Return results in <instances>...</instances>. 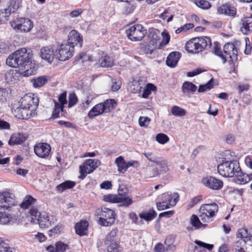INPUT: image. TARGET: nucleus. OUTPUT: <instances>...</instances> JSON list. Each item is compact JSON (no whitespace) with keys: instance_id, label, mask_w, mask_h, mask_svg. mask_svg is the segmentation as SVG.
<instances>
[{"instance_id":"58","label":"nucleus","mask_w":252,"mask_h":252,"mask_svg":"<svg viewBox=\"0 0 252 252\" xmlns=\"http://www.w3.org/2000/svg\"><path fill=\"white\" fill-rule=\"evenodd\" d=\"M68 107L70 108L75 105L77 101L78 98L77 96L74 93L70 94L68 96Z\"/></svg>"},{"instance_id":"52","label":"nucleus","mask_w":252,"mask_h":252,"mask_svg":"<svg viewBox=\"0 0 252 252\" xmlns=\"http://www.w3.org/2000/svg\"><path fill=\"white\" fill-rule=\"evenodd\" d=\"M119 196L114 194H109L103 197L104 201L111 203H118Z\"/></svg>"},{"instance_id":"53","label":"nucleus","mask_w":252,"mask_h":252,"mask_svg":"<svg viewBox=\"0 0 252 252\" xmlns=\"http://www.w3.org/2000/svg\"><path fill=\"white\" fill-rule=\"evenodd\" d=\"M143 154L148 160L155 163L159 158V157H158L155 153L152 152H145Z\"/></svg>"},{"instance_id":"15","label":"nucleus","mask_w":252,"mask_h":252,"mask_svg":"<svg viewBox=\"0 0 252 252\" xmlns=\"http://www.w3.org/2000/svg\"><path fill=\"white\" fill-rule=\"evenodd\" d=\"M233 252H252V239L237 241L234 246Z\"/></svg>"},{"instance_id":"25","label":"nucleus","mask_w":252,"mask_h":252,"mask_svg":"<svg viewBox=\"0 0 252 252\" xmlns=\"http://www.w3.org/2000/svg\"><path fill=\"white\" fill-rule=\"evenodd\" d=\"M88 222L85 220H81L75 225V232L77 234L82 236L86 235L88 232Z\"/></svg>"},{"instance_id":"39","label":"nucleus","mask_w":252,"mask_h":252,"mask_svg":"<svg viewBox=\"0 0 252 252\" xmlns=\"http://www.w3.org/2000/svg\"><path fill=\"white\" fill-rule=\"evenodd\" d=\"M190 221L191 225L196 229H199L201 227H205L206 226V224L201 222L198 217L195 215L191 216Z\"/></svg>"},{"instance_id":"47","label":"nucleus","mask_w":252,"mask_h":252,"mask_svg":"<svg viewBox=\"0 0 252 252\" xmlns=\"http://www.w3.org/2000/svg\"><path fill=\"white\" fill-rule=\"evenodd\" d=\"M0 252H12V248L0 237Z\"/></svg>"},{"instance_id":"43","label":"nucleus","mask_w":252,"mask_h":252,"mask_svg":"<svg viewBox=\"0 0 252 252\" xmlns=\"http://www.w3.org/2000/svg\"><path fill=\"white\" fill-rule=\"evenodd\" d=\"M12 13L13 12L8 8V7L7 8L1 10L0 12V24H2L5 21H7L8 18Z\"/></svg>"},{"instance_id":"22","label":"nucleus","mask_w":252,"mask_h":252,"mask_svg":"<svg viewBox=\"0 0 252 252\" xmlns=\"http://www.w3.org/2000/svg\"><path fill=\"white\" fill-rule=\"evenodd\" d=\"M218 11L220 14L232 17H234L236 13L235 8L228 3H226L219 6L218 8Z\"/></svg>"},{"instance_id":"35","label":"nucleus","mask_w":252,"mask_h":252,"mask_svg":"<svg viewBox=\"0 0 252 252\" xmlns=\"http://www.w3.org/2000/svg\"><path fill=\"white\" fill-rule=\"evenodd\" d=\"M75 185V182L71 181H66L57 186L56 189L57 191L63 192L67 189L72 188Z\"/></svg>"},{"instance_id":"54","label":"nucleus","mask_w":252,"mask_h":252,"mask_svg":"<svg viewBox=\"0 0 252 252\" xmlns=\"http://www.w3.org/2000/svg\"><path fill=\"white\" fill-rule=\"evenodd\" d=\"M150 38L153 41H156L159 43L160 40V34L158 30H155L150 33Z\"/></svg>"},{"instance_id":"36","label":"nucleus","mask_w":252,"mask_h":252,"mask_svg":"<svg viewBox=\"0 0 252 252\" xmlns=\"http://www.w3.org/2000/svg\"><path fill=\"white\" fill-rule=\"evenodd\" d=\"M159 167V172L165 173L169 170L167 161L162 158H159L156 163Z\"/></svg>"},{"instance_id":"19","label":"nucleus","mask_w":252,"mask_h":252,"mask_svg":"<svg viewBox=\"0 0 252 252\" xmlns=\"http://www.w3.org/2000/svg\"><path fill=\"white\" fill-rule=\"evenodd\" d=\"M83 42L82 36L78 32L75 30L71 31L68 36V40L67 44L70 45H73V48L75 46L79 45V47H81Z\"/></svg>"},{"instance_id":"17","label":"nucleus","mask_w":252,"mask_h":252,"mask_svg":"<svg viewBox=\"0 0 252 252\" xmlns=\"http://www.w3.org/2000/svg\"><path fill=\"white\" fill-rule=\"evenodd\" d=\"M56 51L51 46H44L40 50L41 58L49 63H52L56 59Z\"/></svg>"},{"instance_id":"1","label":"nucleus","mask_w":252,"mask_h":252,"mask_svg":"<svg viewBox=\"0 0 252 252\" xmlns=\"http://www.w3.org/2000/svg\"><path fill=\"white\" fill-rule=\"evenodd\" d=\"M32 58V54L22 48L10 55L6 63L10 67L19 68L20 74L28 77L33 75L36 70L34 64L31 61Z\"/></svg>"},{"instance_id":"4","label":"nucleus","mask_w":252,"mask_h":252,"mask_svg":"<svg viewBox=\"0 0 252 252\" xmlns=\"http://www.w3.org/2000/svg\"><path fill=\"white\" fill-rule=\"evenodd\" d=\"M240 170L239 163L237 160L225 161L218 165V172L225 177H234L236 172Z\"/></svg>"},{"instance_id":"40","label":"nucleus","mask_w":252,"mask_h":252,"mask_svg":"<svg viewBox=\"0 0 252 252\" xmlns=\"http://www.w3.org/2000/svg\"><path fill=\"white\" fill-rule=\"evenodd\" d=\"M12 220V216L6 212H0V224L5 225Z\"/></svg>"},{"instance_id":"62","label":"nucleus","mask_w":252,"mask_h":252,"mask_svg":"<svg viewBox=\"0 0 252 252\" xmlns=\"http://www.w3.org/2000/svg\"><path fill=\"white\" fill-rule=\"evenodd\" d=\"M213 88V86L211 81H209L207 84L204 85H200L198 88L199 92H204L210 90Z\"/></svg>"},{"instance_id":"51","label":"nucleus","mask_w":252,"mask_h":252,"mask_svg":"<svg viewBox=\"0 0 252 252\" xmlns=\"http://www.w3.org/2000/svg\"><path fill=\"white\" fill-rule=\"evenodd\" d=\"M146 175L148 177H153L159 175V171L157 168H148L146 170Z\"/></svg>"},{"instance_id":"33","label":"nucleus","mask_w":252,"mask_h":252,"mask_svg":"<svg viewBox=\"0 0 252 252\" xmlns=\"http://www.w3.org/2000/svg\"><path fill=\"white\" fill-rule=\"evenodd\" d=\"M64 107L59 105V103L54 100V108L52 112V118L55 119L63 116Z\"/></svg>"},{"instance_id":"28","label":"nucleus","mask_w":252,"mask_h":252,"mask_svg":"<svg viewBox=\"0 0 252 252\" xmlns=\"http://www.w3.org/2000/svg\"><path fill=\"white\" fill-rule=\"evenodd\" d=\"M119 231L118 229H112L105 238V244L119 242Z\"/></svg>"},{"instance_id":"30","label":"nucleus","mask_w":252,"mask_h":252,"mask_svg":"<svg viewBox=\"0 0 252 252\" xmlns=\"http://www.w3.org/2000/svg\"><path fill=\"white\" fill-rule=\"evenodd\" d=\"M49 79L47 76H41L31 80V82L34 88H40L45 84Z\"/></svg>"},{"instance_id":"9","label":"nucleus","mask_w":252,"mask_h":252,"mask_svg":"<svg viewBox=\"0 0 252 252\" xmlns=\"http://www.w3.org/2000/svg\"><path fill=\"white\" fill-rule=\"evenodd\" d=\"M74 51L73 45L66 43L62 44L56 49V59L62 61H66L73 56Z\"/></svg>"},{"instance_id":"48","label":"nucleus","mask_w":252,"mask_h":252,"mask_svg":"<svg viewBox=\"0 0 252 252\" xmlns=\"http://www.w3.org/2000/svg\"><path fill=\"white\" fill-rule=\"evenodd\" d=\"M156 139L158 142L164 144L169 141L168 137L164 133H158L156 135Z\"/></svg>"},{"instance_id":"11","label":"nucleus","mask_w":252,"mask_h":252,"mask_svg":"<svg viewBox=\"0 0 252 252\" xmlns=\"http://www.w3.org/2000/svg\"><path fill=\"white\" fill-rule=\"evenodd\" d=\"M11 27L21 32H29L33 27V23L27 18H19L11 22Z\"/></svg>"},{"instance_id":"32","label":"nucleus","mask_w":252,"mask_h":252,"mask_svg":"<svg viewBox=\"0 0 252 252\" xmlns=\"http://www.w3.org/2000/svg\"><path fill=\"white\" fill-rule=\"evenodd\" d=\"M115 164L118 166V170L119 172H124L127 169V162H126L122 156H119L116 158Z\"/></svg>"},{"instance_id":"49","label":"nucleus","mask_w":252,"mask_h":252,"mask_svg":"<svg viewBox=\"0 0 252 252\" xmlns=\"http://www.w3.org/2000/svg\"><path fill=\"white\" fill-rule=\"evenodd\" d=\"M161 35H162V40L159 42V44L158 46V49H161L162 47L168 43L170 40V35L167 33L162 32Z\"/></svg>"},{"instance_id":"34","label":"nucleus","mask_w":252,"mask_h":252,"mask_svg":"<svg viewBox=\"0 0 252 252\" xmlns=\"http://www.w3.org/2000/svg\"><path fill=\"white\" fill-rule=\"evenodd\" d=\"M36 202V199L31 195H27L23 199V202L20 205L21 208L26 209L32 205H34Z\"/></svg>"},{"instance_id":"24","label":"nucleus","mask_w":252,"mask_h":252,"mask_svg":"<svg viewBox=\"0 0 252 252\" xmlns=\"http://www.w3.org/2000/svg\"><path fill=\"white\" fill-rule=\"evenodd\" d=\"M99 164L98 160L93 159H87L82 165H81L82 168H84L86 173H91L97 167Z\"/></svg>"},{"instance_id":"60","label":"nucleus","mask_w":252,"mask_h":252,"mask_svg":"<svg viewBox=\"0 0 252 252\" xmlns=\"http://www.w3.org/2000/svg\"><path fill=\"white\" fill-rule=\"evenodd\" d=\"M195 243L200 248H206L209 251L212 250L214 247V246L212 244H207L199 240H196L195 241Z\"/></svg>"},{"instance_id":"6","label":"nucleus","mask_w":252,"mask_h":252,"mask_svg":"<svg viewBox=\"0 0 252 252\" xmlns=\"http://www.w3.org/2000/svg\"><path fill=\"white\" fill-rule=\"evenodd\" d=\"M160 197V200L157 202V207L158 210H163L174 206L179 200V196L176 192H166Z\"/></svg>"},{"instance_id":"8","label":"nucleus","mask_w":252,"mask_h":252,"mask_svg":"<svg viewBox=\"0 0 252 252\" xmlns=\"http://www.w3.org/2000/svg\"><path fill=\"white\" fill-rule=\"evenodd\" d=\"M146 33V30L140 24L133 25L126 30L127 37L132 41H141L145 37Z\"/></svg>"},{"instance_id":"44","label":"nucleus","mask_w":252,"mask_h":252,"mask_svg":"<svg viewBox=\"0 0 252 252\" xmlns=\"http://www.w3.org/2000/svg\"><path fill=\"white\" fill-rule=\"evenodd\" d=\"M29 213L32 217L31 221L32 223H36V222L39 217H40V215L42 213L39 212L37 209L35 208H32L30 209Z\"/></svg>"},{"instance_id":"50","label":"nucleus","mask_w":252,"mask_h":252,"mask_svg":"<svg viewBox=\"0 0 252 252\" xmlns=\"http://www.w3.org/2000/svg\"><path fill=\"white\" fill-rule=\"evenodd\" d=\"M155 50L154 47L151 46L149 44L147 45H141L140 46V51L146 54H152Z\"/></svg>"},{"instance_id":"20","label":"nucleus","mask_w":252,"mask_h":252,"mask_svg":"<svg viewBox=\"0 0 252 252\" xmlns=\"http://www.w3.org/2000/svg\"><path fill=\"white\" fill-rule=\"evenodd\" d=\"M240 31L244 34L252 32V15L250 17H244L241 22Z\"/></svg>"},{"instance_id":"59","label":"nucleus","mask_w":252,"mask_h":252,"mask_svg":"<svg viewBox=\"0 0 252 252\" xmlns=\"http://www.w3.org/2000/svg\"><path fill=\"white\" fill-rule=\"evenodd\" d=\"M58 100L59 102H58L59 103V105L64 107V104L67 103L66 93L64 92L61 94L59 96Z\"/></svg>"},{"instance_id":"57","label":"nucleus","mask_w":252,"mask_h":252,"mask_svg":"<svg viewBox=\"0 0 252 252\" xmlns=\"http://www.w3.org/2000/svg\"><path fill=\"white\" fill-rule=\"evenodd\" d=\"M151 122V119L147 117H140L138 122L139 125L142 127H147Z\"/></svg>"},{"instance_id":"18","label":"nucleus","mask_w":252,"mask_h":252,"mask_svg":"<svg viewBox=\"0 0 252 252\" xmlns=\"http://www.w3.org/2000/svg\"><path fill=\"white\" fill-rule=\"evenodd\" d=\"M36 109H33L32 110L30 108L19 107L15 110L16 114V116L19 119L27 120L35 115V111Z\"/></svg>"},{"instance_id":"55","label":"nucleus","mask_w":252,"mask_h":252,"mask_svg":"<svg viewBox=\"0 0 252 252\" xmlns=\"http://www.w3.org/2000/svg\"><path fill=\"white\" fill-rule=\"evenodd\" d=\"M196 5L203 9H207L211 6L210 2L205 0H199L196 1Z\"/></svg>"},{"instance_id":"42","label":"nucleus","mask_w":252,"mask_h":252,"mask_svg":"<svg viewBox=\"0 0 252 252\" xmlns=\"http://www.w3.org/2000/svg\"><path fill=\"white\" fill-rule=\"evenodd\" d=\"M118 201V203H122V206L125 207H128L133 203L132 198L127 196L126 194L119 196Z\"/></svg>"},{"instance_id":"2","label":"nucleus","mask_w":252,"mask_h":252,"mask_svg":"<svg viewBox=\"0 0 252 252\" xmlns=\"http://www.w3.org/2000/svg\"><path fill=\"white\" fill-rule=\"evenodd\" d=\"M211 45L210 37H196L186 43L185 49L189 53L196 54L203 51L207 46H211Z\"/></svg>"},{"instance_id":"12","label":"nucleus","mask_w":252,"mask_h":252,"mask_svg":"<svg viewBox=\"0 0 252 252\" xmlns=\"http://www.w3.org/2000/svg\"><path fill=\"white\" fill-rule=\"evenodd\" d=\"M38 103V98L32 94H25L19 101V106L30 108L32 110L37 108Z\"/></svg>"},{"instance_id":"37","label":"nucleus","mask_w":252,"mask_h":252,"mask_svg":"<svg viewBox=\"0 0 252 252\" xmlns=\"http://www.w3.org/2000/svg\"><path fill=\"white\" fill-rule=\"evenodd\" d=\"M107 246L108 252H123V248L120 246L119 242L105 244Z\"/></svg>"},{"instance_id":"63","label":"nucleus","mask_w":252,"mask_h":252,"mask_svg":"<svg viewBox=\"0 0 252 252\" xmlns=\"http://www.w3.org/2000/svg\"><path fill=\"white\" fill-rule=\"evenodd\" d=\"M245 50L244 53L246 55H250L252 51V47L249 38L247 37L245 38Z\"/></svg>"},{"instance_id":"13","label":"nucleus","mask_w":252,"mask_h":252,"mask_svg":"<svg viewBox=\"0 0 252 252\" xmlns=\"http://www.w3.org/2000/svg\"><path fill=\"white\" fill-rule=\"evenodd\" d=\"M15 204L16 199L14 194L8 191L0 193V208L7 209Z\"/></svg>"},{"instance_id":"31","label":"nucleus","mask_w":252,"mask_h":252,"mask_svg":"<svg viewBox=\"0 0 252 252\" xmlns=\"http://www.w3.org/2000/svg\"><path fill=\"white\" fill-rule=\"evenodd\" d=\"M237 236L238 238H241V239H244L246 241L251 239L250 238L252 237V229L240 228L237 232Z\"/></svg>"},{"instance_id":"21","label":"nucleus","mask_w":252,"mask_h":252,"mask_svg":"<svg viewBox=\"0 0 252 252\" xmlns=\"http://www.w3.org/2000/svg\"><path fill=\"white\" fill-rule=\"evenodd\" d=\"M234 180L235 182L238 184H245L252 180V173H243L240 169V171L236 172Z\"/></svg>"},{"instance_id":"61","label":"nucleus","mask_w":252,"mask_h":252,"mask_svg":"<svg viewBox=\"0 0 252 252\" xmlns=\"http://www.w3.org/2000/svg\"><path fill=\"white\" fill-rule=\"evenodd\" d=\"M10 46L8 43L5 42L0 43V52L2 53H7L10 51Z\"/></svg>"},{"instance_id":"27","label":"nucleus","mask_w":252,"mask_h":252,"mask_svg":"<svg viewBox=\"0 0 252 252\" xmlns=\"http://www.w3.org/2000/svg\"><path fill=\"white\" fill-rule=\"evenodd\" d=\"M180 55L178 52H171L167 58L166 64L171 67L176 66L180 58Z\"/></svg>"},{"instance_id":"64","label":"nucleus","mask_w":252,"mask_h":252,"mask_svg":"<svg viewBox=\"0 0 252 252\" xmlns=\"http://www.w3.org/2000/svg\"><path fill=\"white\" fill-rule=\"evenodd\" d=\"M8 7L13 13H14L17 9H18L19 4L15 0H11L9 2V4Z\"/></svg>"},{"instance_id":"14","label":"nucleus","mask_w":252,"mask_h":252,"mask_svg":"<svg viewBox=\"0 0 252 252\" xmlns=\"http://www.w3.org/2000/svg\"><path fill=\"white\" fill-rule=\"evenodd\" d=\"M51 151L50 145L46 143H38L34 147L35 155L39 158L45 159H48L51 157Z\"/></svg>"},{"instance_id":"26","label":"nucleus","mask_w":252,"mask_h":252,"mask_svg":"<svg viewBox=\"0 0 252 252\" xmlns=\"http://www.w3.org/2000/svg\"><path fill=\"white\" fill-rule=\"evenodd\" d=\"M67 249H68V245L61 241L57 242L55 244V247L50 245L46 248L49 252H65Z\"/></svg>"},{"instance_id":"23","label":"nucleus","mask_w":252,"mask_h":252,"mask_svg":"<svg viewBox=\"0 0 252 252\" xmlns=\"http://www.w3.org/2000/svg\"><path fill=\"white\" fill-rule=\"evenodd\" d=\"M53 222V218L50 217L46 212H42L40 217L38 219L36 223H38L41 228L49 227L51 225Z\"/></svg>"},{"instance_id":"10","label":"nucleus","mask_w":252,"mask_h":252,"mask_svg":"<svg viewBox=\"0 0 252 252\" xmlns=\"http://www.w3.org/2000/svg\"><path fill=\"white\" fill-rule=\"evenodd\" d=\"M116 214L111 209L104 208L102 209L98 220L99 223L102 226H108L115 222Z\"/></svg>"},{"instance_id":"7","label":"nucleus","mask_w":252,"mask_h":252,"mask_svg":"<svg viewBox=\"0 0 252 252\" xmlns=\"http://www.w3.org/2000/svg\"><path fill=\"white\" fill-rule=\"evenodd\" d=\"M218 210V205L216 203L205 204L199 209V217L203 222H209L216 215Z\"/></svg>"},{"instance_id":"16","label":"nucleus","mask_w":252,"mask_h":252,"mask_svg":"<svg viewBox=\"0 0 252 252\" xmlns=\"http://www.w3.org/2000/svg\"><path fill=\"white\" fill-rule=\"evenodd\" d=\"M202 183L205 187L214 190H218L223 187V182L221 180L217 179L213 176H207L203 178Z\"/></svg>"},{"instance_id":"38","label":"nucleus","mask_w":252,"mask_h":252,"mask_svg":"<svg viewBox=\"0 0 252 252\" xmlns=\"http://www.w3.org/2000/svg\"><path fill=\"white\" fill-rule=\"evenodd\" d=\"M171 114L176 117H183L186 115V111L179 106H173L171 109Z\"/></svg>"},{"instance_id":"29","label":"nucleus","mask_w":252,"mask_h":252,"mask_svg":"<svg viewBox=\"0 0 252 252\" xmlns=\"http://www.w3.org/2000/svg\"><path fill=\"white\" fill-rule=\"evenodd\" d=\"M26 140V138L20 133L12 135L9 141L8 144L10 145L13 146L17 144H21L24 143Z\"/></svg>"},{"instance_id":"46","label":"nucleus","mask_w":252,"mask_h":252,"mask_svg":"<svg viewBox=\"0 0 252 252\" xmlns=\"http://www.w3.org/2000/svg\"><path fill=\"white\" fill-rule=\"evenodd\" d=\"M157 213L154 210H151L148 212H143L139 215L140 219H144L146 220H153L156 216Z\"/></svg>"},{"instance_id":"41","label":"nucleus","mask_w":252,"mask_h":252,"mask_svg":"<svg viewBox=\"0 0 252 252\" xmlns=\"http://www.w3.org/2000/svg\"><path fill=\"white\" fill-rule=\"evenodd\" d=\"M100 63L102 67H111L113 65L114 61L110 57L105 56L100 59Z\"/></svg>"},{"instance_id":"45","label":"nucleus","mask_w":252,"mask_h":252,"mask_svg":"<svg viewBox=\"0 0 252 252\" xmlns=\"http://www.w3.org/2000/svg\"><path fill=\"white\" fill-rule=\"evenodd\" d=\"M182 89L184 92H194L197 89V87L192 83L189 82H185L183 86Z\"/></svg>"},{"instance_id":"3","label":"nucleus","mask_w":252,"mask_h":252,"mask_svg":"<svg viewBox=\"0 0 252 252\" xmlns=\"http://www.w3.org/2000/svg\"><path fill=\"white\" fill-rule=\"evenodd\" d=\"M213 52L220 57L223 63L228 59H230L231 61L237 60V49L232 43H226L224 45L223 53L220 49L216 46H214Z\"/></svg>"},{"instance_id":"5","label":"nucleus","mask_w":252,"mask_h":252,"mask_svg":"<svg viewBox=\"0 0 252 252\" xmlns=\"http://www.w3.org/2000/svg\"><path fill=\"white\" fill-rule=\"evenodd\" d=\"M116 102L114 99H107L103 103H100L94 106L89 112L88 116L90 119L100 115L103 113H108L114 109Z\"/></svg>"},{"instance_id":"56","label":"nucleus","mask_w":252,"mask_h":252,"mask_svg":"<svg viewBox=\"0 0 252 252\" xmlns=\"http://www.w3.org/2000/svg\"><path fill=\"white\" fill-rule=\"evenodd\" d=\"M14 71L11 70L9 71H7L5 74V80L8 83H10L15 81V78L14 76Z\"/></svg>"}]
</instances>
